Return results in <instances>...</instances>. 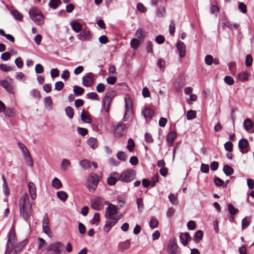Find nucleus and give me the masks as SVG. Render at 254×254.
Here are the masks:
<instances>
[{"instance_id":"f257e3e1","label":"nucleus","mask_w":254,"mask_h":254,"mask_svg":"<svg viewBox=\"0 0 254 254\" xmlns=\"http://www.w3.org/2000/svg\"><path fill=\"white\" fill-rule=\"evenodd\" d=\"M20 214L23 219L29 224L28 220L31 215L33 208L32 203L29 202V196L27 193H24L19 201Z\"/></svg>"},{"instance_id":"f03ea898","label":"nucleus","mask_w":254,"mask_h":254,"mask_svg":"<svg viewBox=\"0 0 254 254\" xmlns=\"http://www.w3.org/2000/svg\"><path fill=\"white\" fill-rule=\"evenodd\" d=\"M29 14L30 18L37 24L41 25L43 23V16L37 7H33L30 9Z\"/></svg>"},{"instance_id":"7ed1b4c3","label":"nucleus","mask_w":254,"mask_h":254,"mask_svg":"<svg viewBox=\"0 0 254 254\" xmlns=\"http://www.w3.org/2000/svg\"><path fill=\"white\" fill-rule=\"evenodd\" d=\"M99 183L98 176L95 173H91L87 180V187L90 192H94Z\"/></svg>"},{"instance_id":"20e7f679","label":"nucleus","mask_w":254,"mask_h":254,"mask_svg":"<svg viewBox=\"0 0 254 254\" xmlns=\"http://www.w3.org/2000/svg\"><path fill=\"white\" fill-rule=\"evenodd\" d=\"M136 173L132 169H127L119 174V181L125 183L132 181L135 177Z\"/></svg>"},{"instance_id":"39448f33","label":"nucleus","mask_w":254,"mask_h":254,"mask_svg":"<svg viewBox=\"0 0 254 254\" xmlns=\"http://www.w3.org/2000/svg\"><path fill=\"white\" fill-rule=\"evenodd\" d=\"M64 247V245L60 242L54 243L50 245L47 248L48 251H53L55 254H60Z\"/></svg>"},{"instance_id":"423d86ee","label":"nucleus","mask_w":254,"mask_h":254,"mask_svg":"<svg viewBox=\"0 0 254 254\" xmlns=\"http://www.w3.org/2000/svg\"><path fill=\"white\" fill-rule=\"evenodd\" d=\"M168 254H180V249L175 239L169 241L168 245Z\"/></svg>"},{"instance_id":"0eeeda50","label":"nucleus","mask_w":254,"mask_h":254,"mask_svg":"<svg viewBox=\"0 0 254 254\" xmlns=\"http://www.w3.org/2000/svg\"><path fill=\"white\" fill-rule=\"evenodd\" d=\"M94 74L92 72L86 73L82 77V84L85 87H90L94 83Z\"/></svg>"},{"instance_id":"6e6552de","label":"nucleus","mask_w":254,"mask_h":254,"mask_svg":"<svg viewBox=\"0 0 254 254\" xmlns=\"http://www.w3.org/2000/svg\"><path fill=\"white\" fill-rule=\"evenodd\" d=\"M107 219V220L106 222L105 225H104L103 230L104 232L108 233L112 228V227L118 222L119 219L116 217H108V218Z\"/></svg>"},{"instance_id":"1a4fd4ad","label":"nucleus","mask_w":254,"mask_h":254,"mask_svg":"<svg viewBox=\"0 0 254 254\" xmlns=\"http://www.w3.org/2000/svg\"><path fill=\"white\" fill-rule=\"evenodd\" d=\"M125 101L126 111L123 120L125 122H126L127 120V118H126V116L127 115L130 114L131 113L132 104L131 99L129 97H126L125 98Z\"/></svg>"},{"instance_id":"9d476101","label":"nucleus","mask_w":254,"mask_h":254,"mask_svg":"<svg viewBox=\"0 0 254 254\" xmlns=\"http://www.w3.org/2000/svg\"><path fill=\"white\" fill-rule=\"evenodd\" d=\"M249 143L248 140L246 138L241 139L238 143V146L240 149L241 152L243 154H246L248 152V147H249Z\"/></svg>"},{"instance_id":"9b49d317","label":"nucleus","mask_w":254,"mask_h":254,"mask_svg":"<svg viewBox=\"0 0 254 254\" xmlns=\"http://www.w3.org/2000/svg\"><path fill=\"white\" fill-rule=\"evenodd\" d=\"M126 125L123 123H119L116 127H114L115 135L118 137L122 136L125 132Z\"/></svg>"},{"instance_id":"f8f14e48","label":"nucleus","mask_w":254,"mask_h":254,"mask_svg":"<svg viewBox=\"0 0 254 254\" xmlns=\"http://www.w3.org/2000/svg\"><path fill=\"white\" fill-rule=\"evenodd\" d=\"M106 218H108V217H112V216L117 213L116 206L112 203H110L108 206L106 208Z\"/></svg>"},{"instance_id":"ddd939ff","label":"nucleus","mask_w":254,"mask_h":254,"mask_svg":"<svg viewBox=\"0 0 254 254\" xmlns=\"http://www.w3.org/2000/svg\"><path fill=\"white\" fill-rule=\"evenodd\" d=\"M8 240L7 241V245H10L12 247H13L14 244L16 243V238L14 230L12 229H10L9 232L7 234Z\"/></svg>"},{"instance_id":"4468645a","label":"nucleus","mask_w":254,"mask_h":254,"mask_svg":"<svg viewBox=\"0 0 254 254\" xmlns=\"http://www.w3.org/2000/svg\"><path fill=\"white\" fill-rule=\"evenodd\" d=\"M118 180H119V173L114 172L111 173L110 177L108 178L107 184L110 186H113L116 184Z\"/></svg>"},{"instance_id":"2eb2a0df","label":"nucleus","mask_w":254,"mask_h":254,"mask_svg":"<svg viewBox=\"0 0 254 254\" xmlns=\"http://www.w3.org/2000/svg\"><path fill=\"white\" fill-rule=\"evenodd\" d=\"M29 193L33 200L36 198V189L35 184L33 182H29L28 185Z\"/></svg>"},{"instance_id":"dca6fc26","label":"nucleus","mask_w":254,"mask_h":254,"mask_svg":"<svg viewBox=\"0 0 254 254\" xmlns=\"http://www.w3.org/2000/svg\"><path fill=\"white\" fill-rule=\"evenodd\" d=\"M177 48L180 52V57L181 58H183L185 56V52L186 49V45L183 42L180 41L177 42Z\"/></svg>"},{"instance_id":"f3484780","label":"nucleus","mask_w":254,"mask_h":254,"mask_svg":"<svg viewBox=\"0 0 254 254\" xmlns=\"http://www.w3.org/2000/svg\"><path fill=\"white\" fill-rule=\"evenodd\" d=\"M0 85L4 88L8 93H13V87L10 83L6 80H2L0 82Z\"/></svg>"},{"instance_id":"a211bd4d","label":"nucleus","mask_w":254,"mask_h":254,"mask_svg":"<svg viewBox=\"0 0 254 254\" xmlns=\"http://www.w3.org/2000/svg\"><path fill=\"white\" fill-rule=\"evenodd\" d=\"M180 238L182 244L184 246H186L188 244V241L191 239L190 236L188 233H181L180 235Z\"/></svg>"},{"instance_id":"6ab92c4d","label":"nucleus","mask_w":254,"mask_h":254,"mask_svg":"<svg viewBox=\"0 0 254 254\" xmlns=\"http://www.w3.org/2000/svg\"><path fill=\"white\" fill-rule=\"evenodd\" d=\"M70 25L72 30L76 33L80 32L82 29V25L77 21H72L70 23Z\"/></svg>"},{"instance_id":"aec40b11","label":"nucleus","mask_w":254,"mask_h":254,"mask_svg":"<svg viewBox=\"0 0 254 254\" xmlns=\"http://www.w3.org/2000/svg\"><path fill=\"white\" fill-rule=\"evenodd\" d=\"M80 117L82 122L86 123H91V119L90 117V115L89 113L84 110H83Z\"/></svg>"},{"instance_id":"412c9836","label":"nucleus","mask_w":254,"mask_h":254,"mask_svg":"<svg viewBox=\"0 0 254 254\" xmlns=\"http://www.w3.org/2000/svg\"><path fill=\"white\" fill-rule=\"evenodd\" d=\"M135 36L140 40L143 41L145 37V31L143 28H138L135 32Z\"/></svg>"},{"instance_id":"4be33fe9","label":"nucleus","mask_w":254,"mask_h":254,"mask_svg":"<svg viewBox=\"0 0 254 254\" xmlns=\"http://www.w3.org/2000/svg\"><path fill=\"white\" fill-rule=\"evenodd\" d=\"M130 242L129 240H127L125 242L120 243L119 244V248L122 252H125L126 250L128 249L130 247Z\"/></svg>"},{"instance_id":"5701e85b","label":"nucleus","mask_w":254,"mask_h":254,"mask_svg":"<svg viewBox=\"0 0 254 254\" xmlns=\"http://www.w3.org/2000/svg\"><path fill=\"white\" fill-rule=\"evenodd\" d=\"M116 95V92L115 90H110L107 92L104 98L108 103L111 102L114 97Z\"/></svg>"},{"instance_id":"b1692460","label":"nucleus","mask_w":254,"mask_h":254,"mask_svg":"<svg viewBox=\"0 0 254 254\" xmlns=\"http://www.w3.org/2000/svg\"><path fill=\"white\" fill-rule=\"evenodd\" d=\"M90 33L89 30H83L78 35V38L80 40H86L90 36Z\"/></svg>"},{"instance_id":"393cba45","label":"nucleus","mask_w":254,"mask_h":254,"mask_svg":"<svg viewBox=\"0 0 254 254\" xmlns=\"http://www.w3.org/2000/svg\"><path fill=\"white\" fill-rule=\"evenodd\" d=\"M250 73L246 71L240 72L238 74V79L242 82H245L248 80Z\"/></svg>"},{"instance_id":"a878e982","label":"nucleus","mask_w":254,"mask_h":254,"mask_svg":"<svg viewBox=\"0 0 254 254\" xmlns=\"http://www.w3.org/2000/svg\"><path fill=\"white\" fill-rule=\"evenodd\" d=\"M87 143L93 149H95L98 146L97 139L94 137L89 138L87 140Z\"/></svg>"},{"instance_id":"bb28decb","label":"nucleus","mask_w":254,"mask_h":254,"mask_svg":"<svg viewBox=\"0 0 254 254\" xmlns=\"http://www.w3.org/2000/svg\"><path fill=\"white\" fill-rule=\"evenodd\" d=\"M3 113L6 116L8 117L12 118L14 117L15 115V110L13 108H6Z\"/></svg>"},{"instance_id":"cd10ccee","label":"nucleus","mask_w":254,"mask_h":254,"mask_svg":"<svg viewBox=\"0 0 254 254\" xmlns=\"http://www.w3.org/2000/svg\"><path fill=\"white\" fill-rule=\"evenodd\" d=\"M84 89L83 88L78 85H74L73 86V92L75 96H81L84 93Z\"/></svg>"},{"instance_id":"c85d7f7f","label":"nucleus","mask_w":254,"mask_h":254,"mask_svg":"<svg viewBox=\"0 0 254 254\" xmlns=\"http://www.w3.org/2000/svg\"><path fill=\"white\" fill-rule=\"evenodd\" d=\"M142 114L145 118H152L154 115L152 110L148 108H145L142 111Z\"/></svg>"},{"instance_id":"c756f323","label":"nucleus","mask_w":254,"mask_h":254,"mask_svg":"<svg viewBox=\"0 0 254 254\" xmlns=\"http://www.w3.org/2000/svg\"><path fill=\"white\" fill-rule=\"evenodd\" d=\"M203 236V232L202 230H198L197 231L193 238V241L197 243H198L202 239Z\"/></svg>"},{"instance_id":"7c9ffc66","label":"nucleus","mask_w":254,"mask_h":254,"mask_svg":"<svg viewBox=\"0 0 254 254\" xmlns=\"http://www.w3.org/2000/svg\"><path fill=\"white\" fill-rule=\"evenodd\" d=\"M228 210L232 218L238 212V209L236 208L231 203L228 204Z\"/></svg>"},{"instance_id":"2f4dec72","label":"nucleus","mask_w":254,"mask_h":254,"mask_svg":"<svg viewBox=\"0 0 254 254\" xmlns=\"http://www.w3.org/2000/svg\"><path fill=\"white\" fill-rule=\"evenodd\" d=\"M57 196L61 200L65 201L68 195L64 191H59L57 192Z\"/></svg>"},{"instance_id":"473e14b6","label":"nucleus","mask_w":254,"mask_h":254,"mask_svg":"<svg viewBox=\"0 0 254 254\" xmlns=\"http://www.w3.org/2000/svg\"><path fill=\"white\" fill-rule=\"evenodd\" d=\"M251 223V218L250 217H246L242 221V228L245 229L247 228Z\"/></svg>"},{"instance_id":"72a5a7b5","label":"nucleus","mask_w":254,"mask_h":254,"mask_svg":"<svg viewBox=\"0 0 254 254\" xmlns=\"http://www.w3.org/2000/svg\"><path fill=\"white\" fill-rule=\"evenodd\" d=\"M223 170L226 176H230L234 173L233 169L228 165H224Z\"/></svg>"},{"instance_id":"f704fd0d","label":"nucleus","mask_w":254,"mask_h":254,"mask_svg":"<svg viewBox=\"0 0 254 254\" xmlns=\"http://www.w3.org/2000/svg\"><path fill=\"white\" fill-rule=\"evenodd\" d=\"M61 3V0H50L48 5L51 8L56 9Z\"/></svg>"},{"instance_id":"c9c22d12","label":"nucleus","mask_w":254,"mask_h":254,"mask_svg":"<svg viewBox=\"0 0 254 254\" xmlns=\"http://www.w3.org/2000/svg\"><path fill=\"white\" fill-rule=\"evenodd\" d=\"M17 253V251L15 249L14 246L13 247H12V246L10 245H8V246L6 245L5 254H16Z\"/></svg>"},{"instance_id":"e433bc0d","label":"nucleus","mask_w":254,"mask_h":254,"mask_svg":"<svg viewBox=\"0 0 254 254\" xmlns=\"http://www.w3.org/2000/svg\"><path fill=\"white\" fill-rule=\"evenodd\" d=\"M244 125L245 129L246 130H249L252 128L253 124L251 120L248 118L244 120Z\"/></svg>"},{"instance_id":"4c0bfd02","label":"nucleus","mask_w":254,"mask_h":254,"mask_svg":"<svg viewBox=\"0 0 254 254\" xmlns=\"http://www.w3.org/2000/svg\"><path fill=\"white\" fill-rule=\"evenodd\" d=\"M18 145L19 148L21 149L23 156L29 154L30 152L29 150L23 143L19 142L18 143Z\"/></svg>"},{"instance_id":"58836bf2","label":"nucleus","mask_w":254,"mask_h":254,"mask_svg":"<svg viewBox=\"0 0 254 254\" xmlns=\"http://www.w3.org/2000/svg\"><path fill=\"white\" fill-rule=\"evenodd\" d=\"M79 165L84 170H86L90 167V161L87 159L81 160L79 162Z\"/></svg>"},{"instance_id":"ea45409f","label":"nucleus","mask_w":254,"mask_h":254,"mask_svg":"<svg viewBox=\"0 0 254 254\" xmlns=\"http://www.w3.org/2000/svg\"><path fill=\"white\" fill-rule=\"evenodd\" d=\"M166 14V9L164 6L160 7L157 8L156 15L159 17H162L165 16Z\"/></svg>"},{"instance_id":"a19ab883","label":"nucleus","mask_w":254,"mask_h":254,"mask_svg":"<svg viewBox=\"0 0 254 254\" xmlns=\"http://www.w3.org/2000/svg\"><path fill=\"white\" fill-rule=\"evenodd\" d=\"M52 186L56 189H59L62 187V184L58 178H55L52 181Z\"/></svg>"},{"instance_id":"79ce46f5","label":"nucleus","mask_w":254,"mask_h":254,"mask_svg":"<svg viewBox=\"0 0 254 254\" xmlns=\"http://www.w3.org/2000/svg\"><path fill=\"white\" fill-rule=\"evenodd\" d=\"M65 112L66 116L69 119H72L74 115V112L72 108L70 106L66 107L65 108Z\"/></svg>"},{"instance_id":"37998d69","label":"nucleus","mask_w":254,"mask_h":254,"mask_svg":"<svg viewBox=\"0 0 254 254\" xmlns=\"http://www.w3.org/2000/svg\"><path fill=\"white\" fill-rule=\"evenodd\" d=\"M134 142L132 139L129 138L127 141V149L129 152H132L134 148Z\"/></svg>"},{"instance_id":"c03bdc74","label":"nucleus","mask_w":254,"mask_h":254,"mask_svg":"<svg viewBox=\"0 0 254 254\" xmlns=\"http://www.w3.org/2000/svg\"><path fill=\"white\" fill-rule=\"evenodd\" d=\"M130 46L134 49H137L140 45L139 41L136 38L132 39L130 41Z\"/></svg>"},{"instance_id":"a18cd8bd","label":"nucleus","mask_w":254,"mask_h":254,"mask_svg":"<svg viewBox=\"0 0 254 254\" xmlns=\"http://www.w3.org/2000/svg\"><path fill=\"white\" fill-rule=\"evenodd\" d=\"M177 137V133L174 131H171L167 136L166 140L174 142L175 139Z\"/></svg>"},{"instance_id":"49530a36","label":"nucleus","mask_w":254,"mask_h":254,"mask_svg":"<svg viewBox=\"0 0 254 254\" xmlns=\"http://www.w3.org/2000/svg\"><path fill=\"white\" fill-rule=\"evenodd\" d=\"M70 165V161L66 159H64L61 163V167L62 169L65 171L67 170V168Z\"/></svg>"},{"instance_id":"de8ad7c7","label":"nucleus","mask_w":254,"mask_h":254,"mask_svg":"<svg viewBox=\"0 0 254 254\" xmlns=\"http://www.w3.org/2000/svg\"><path fill=\"white\" fill-rule=\"evenodd\" d=\"M186 116L188 120L193 119L196 117V112L190 110L187 112Z\"/></svg>"},{"instance_id":"09e8293b","label":"nucleus","mask_w":254,"mask_h":254,"mask_svg":"<svg viewBox=\"0 0 254 254\" xmlns=\"http://www.w3.org/2000/svg\"><path fill=\"white\" fill-rule=\"evenodd\" d=\"M30 94L33 97L38 99H40L41 98L39 91L36 89L32 90L30 92Z\"/></svg>"},{"instance_id":"8fccbe9b","label":"nucleus","mask_w":254,"mask_h":254,"mask_svg":"<svg viewBox=\"0 0 254 254\" xmlns=\"http://www.w3.org/2000/svg\"><path fill=\"white\" fill-rule=\"evenodd\" d=\"M222 27L224 29L225 27H228L229 29H232L233 24L228 20L227 18L222 19Z\"/></svg>"},{"instance_id":"3c124183","label":"nucleus","mask_w":254,"mask_h":254,"mask_svg":"<svg viewBox=\"0 0 254 254\" xmlns=\"http://www.w3.org/2000/svg\"><path fill=\"white\" fill-rule=\"evenodd\" d=\"M23 157L27 165L32 167L33 165V162L31 157L30 154L29 153L28 155L24 156Z\"/></svg>"},{"instance_id":"603ef678","label":"nucleus","mask_w":254,"mask_h":254,"mask_svg":"<svg viewBox=\"0 0 254 254\" xmlns=\"http://www.w3.org/2000/svg\"><path fill=\"white\" fill-rule=\"evenodd\" d=\"M26 244H27V240L25 239V240L21 241V242H20L16 247H15V249L16 250V251L18 252L20 251V250H21L24 248V247H25L26 246Z\"/></svg>"},{"instance_id":"864d4df0","label":"nucleus","mask_w":254,"mask_h":254,"mask_svg":"<svg viewBox=\"0 0 254 254\" xmlns=\"http://www.w3.org/2000/svg\"><path fill=\"white\" fill-rule=\"evenodd\" d=\"M13 17L18 20H22L23 18L22 14L20 13L18 10H14L12 12Z\"/></svg>"},{"instance_id":"5fc2aeb1","label":"nucleus","mask_w":254,"mask_h":254,"mask_svg":"<svg viewBox=\"0 0 254 254\" xmlns=\"http://www.w3.org/2000/svg\"><path fill=\"white\" fill-rule=\"evenodd\" d=\"M213 58L211 55H208L205 57L204 62L206 64L210 65L213 63Z\"/></svg>"},{"instance_id":"6e6d98bb","label":"nucleus","mask_w":254,"mask_h":254,"mask_svg":"<svg viewBox=\"0 0 254 254\" xmlns=\"http://www.w3.org/2000/svg\"><path fill=\"white\" fill-rule=\"evenodd\" d=\"M86 97L87 98L91 100H99L98 94L95 92H89L87 94Z\"/></svg>"},{"instance_id":"4d7b16f0","label":"nucleus","mask_w":254,"mask_h":254,"mask_svg":"<svg viewBox=\"0 0 254 254\" xmlns=\"http://www.w3.org/2000/svg\"><path fill=\"white\" fill-rule=\"evenodd\" d=\"M101 203L98 199L95 200L91 204L92 209L96 210H99L100 209Z\"/></svg>"},{"instance_id":"13d9d810","label":"nucleus","mask_w":254,"mask_h":254,"mask_svg":"<svg viewBox=\"0 0 254 254\" xmlns=\"http://www.w3.org/2000/svg\"><path fill=\"white\" fill-rule=\"evenodd\" d=\"M224 148L226 150L231 152L233 149V145L231 141H227L224 144Z\"/></svg>"},{"instance_id":"bf43d9fd","label":"nucleus","mask_w":254,"mask_h":254,"mask_svg":"<svg viewBox=\"0 0 254 254\" xmlns=\"http://www.w3.org/2000/svg\"><path fill=\"white\" fill-rule=\"evenodd\" d=\"M118 159L122 161H126L127 159V155L123 151H119L117 155Z\"/></svg>"},{"instance_id":"052dcab7","label":"nucleus","mask_w":254,"mask_h":254,"mask_svg":"<svg viewBox=\"0 0 254 254\" xmlns=\"http://www.w3.org/2000/svg\"><path fill=\"white\" fill-rule=\"evenodd\" d=\"M45 106L46 108L50 109L52 104V100L51 97H46L44 101Z\"/></svg>"},{"instance_id":"680f3d73","label":"nucleus","mask_w":254,"mask_h":254,"mask_svg":"<svg viewBox=\"0 0 254 254\" xmlns=\"http://www.w3.org/2000/svg\"><path fill=\"white\" fill-rule=\"evenodd\" d=\"M229 69L232 73H235L236 69V64L235 62H232L228 64Z\"/></svg>"},{"instance_id":"e2e57ef3","label":"nucleus","mask_w":254,"mask_h":254,"mask_svg":"<svg viewBox=\"0 0 254 254\" xmlns=\"http://www.w3.org/2000/svg\"><path fill=\"white\" fill-rule=\"evenodd\" d=\"M246 65L247 67L251 66L253 63V58L251 55H248L246 57L245 59Z\"/></svg>"},{"instance_id":"0e129e2a","label":"nucleus","mask_w":254,"mask_h":254,"mask_svg":"<svg viewBox=\"0 0 254 254\" xmlns=\"http://www.w3.org/2000/svg\"><path fill=\"white\" fill-rule=\"evenodd\" d=\"M158 221L156 218H152L149 222V226L152 228H155L158 226Z\"/></svg>"},{"instance_id":"69168bd1","label":"nucleus","mask_w":254,"mask_h":254,"mask_svg":"<svg viewBox=\"0 0 254 254\" xmlns=\"http://www.w3.org/2000/svg\"><path fill=\"white\" fill-rule=\"evenodd\" d=\"M159 175L158 174H156L154 176H153L151 178V180L150 182V186L151 187H154L156 183L158 182Z\"/></svg>"},{"instance_id":"338daca9","label":"nucleus","mask_w":254,"mask_h":254,"mask_svg":"<svg viewBox=\"0 0 254 254\" xmlns=\"http://www.w3.org/2000/svg\"><path fill=\"white\" fill-rule=\"evenodd\" d=\"M100 221V218L99 213L98 212L95 213L94 214L93 218L92 223L95 224L97 226L99 224Z\"/></svg>"},{"instance_id":"774afa93","label":"nucleus","mask_w":254,"mask_h":254,"mask_svg":"<svg viewBox=\"0 0 254 254\" xmlns=\"http://www.w3.org/2000/svg\"><path fill=\"white\" fill-rule=\"evenodd\" d=\"M224 80L225 82L229 85H232L234 83L233 78L230 76H226L224 77Z\"/></svg>"}]
</instances>
